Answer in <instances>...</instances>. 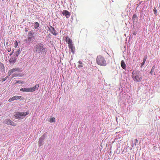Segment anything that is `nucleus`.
Here are the masks:
<instances>
[{
	"mask_svg": "<svg viewBox=\"0 0 160 160\" xmlns=\"http://www.w3.org/2000/svg\"><path fill=\"white\" fill-rule=\"evenodd\" d=\"M33 51L36 54L41 55L46 53L47 49L43 43H39L34 46Z\"/></svg>",
	"mask_w": 160,
	"mask_h": 160,
	"instance_id": "f257e3e1",
	"label": "nucleus"
},
{
	"mask_svg": "<svg viewBox=\"0 0 160 160\" xmlns=\"http://www.w3.org/2000/svg\"><path fill=\"white\" fill-rule=\"evenodd\" d=\"M132 78L133 80L136 82H140L142 79V76L138 70H133L132 72Z\"/></svg>",
	"mask_w": 160,
	"mask_h": 160,
	"instance_id": "f03ea898",
	"label": "nucleus"
},
{
	"mask_svg": "<svg viewBox=\"0 0 160 160\" xmlns=\"http://www.w3.org/2000/svg\"><path fill=\"white\" fill-rule=\"evenodd\" d=\"M96 62L100 66H105L107 64V63L105 58L99 55L97 57Z\"/></svg>",
	"mask_w": 160,
	"mask_h": 160,
	"instance_id": "7ed1b4c3",
	"label": "nucleus"
},
{
	"mask_svg": "<svg viewBox=\"0 0 160 160\" xmlns=\"http://www.w3.org/2000/svg\"><path fill=\"white\" fill-rule=\"evenodd\" d=\"M39 87V85H35L34 87L32 88H21L20 89V91L25 92H33L36 91L38 88Z\"/></svg>",
	"mask_w": 160,
	"mask_h": 160,
	"instance_id": "20e7f679",
	"label": "nucleus"
},
{
	"mask_svg": "<svg viewBox=\"0 0 160 160\" xmlns=\"http://www.w3.org/2000/svg\"><path fill=\"white\" fill-rule=\"evenodd\" d=\"M28 113L27 112H17L15 114L14 116L18 119H22Z\"/></svg>",
	"mask_w": 160,
	"mask_h": 160,
	"instance_id": "39448f33",
	"label": "nucleus"
},
{
	"mask_svg": "<svg viewBox=\"0 0 160 160\" xmlns=\"http://www.w3.org/2000/svg\"><path fill=\"white\" fill-rule=\"evenodd\" d=\"M22 69L21 68H18V67H15V68H14L11 69H10V70H9L8 72V75L9 76L10 75L12 74V73H13V72L15 71H22Z\"/></svg>",
	"mask_w": 160,
	"mask_h": 160,
	"instance_id": "423d86ee",
	"label": "nucleus"
},
{
	"mask_svg": "<svg viewBox=\"0 0 160 160\" xmlns=\"http://www.w3.org/2000/svg\"><path fill=\"white\" fill-rule=\"evenodd\" d=\"M48 30H49V31L53 35H54L55 36H56L57 35V33H56V30L53 27L51 26H50V27H48Z\"/></svg>",
	"mask_w": 160,
	"mask_h": 160,
	"instance_id": "0eeeda50",
	"label": "nucleus"
},
{
	"mask_svg": "<svg viewBox=\"0 0 160 160\" xmlns=\"http://www.w3.org/2000/svg\"><path fill=\"white\" fill-rule=\"evenodd\" d=\"M45 134L44 133V134L42 135L40 138L39 141H38V144L39 146H41V145H42L43 142V139L45 138Z\"/></svg>",
	"mask_w": 160,
	"mask_h": 160,
	"instance_id": "6e6552de",
	"label": "nucleus"
},
{
	"mask_svg": "<svg viewBox=\"0 0 160 160\" xmlns=\"http://www.w3.org/2000/svg\"><path fill=\"white\" fill-rule=\"evenodd\" d=\"M62 14L63 15L65 16L66 18H69L70 16V13L69 12V11H67V10H63L62 12Z\"/></svg>",
	"mask_w": 160,
	"mask_h": 160,
	"instance_id": "1a4fd4ad",
	"label": "nucleus"
},
{
	"mask_svg": "<svg viewBox=\"0 0 160 160\" xmlns=\"http://www.w3.org/2000/svg\"><path fill=\"white\" fill-rule=\"evenodd\" d=\"M4 123H7L8 125H11L13 126H14V124H13V123H14V122H12V121L10 120V119H6L4 120Z\"/></svg>",
	"mask_w": 160,
	"mask_h": 160,
	"instance_id": "9d476101",
	"label": "nucleus"
},
{
	"mask_svg": "<svg viewBox=\"0 0 160 160\" xmlns=\"http://www.w3.org/2000/svg\"><path fill=\"white\" fill-rule=\"evenodd\" d=\"M17 58H16L15 55H14L10 58L9 62L10 63H14V62H15Z\"/></svg>",
	"mask_w": 160,
	"mask_h": 160,
	"instance_id": "9b49d317",
	"label": "nucleus"
},
{
	"mask_svg": "<svg viewBox=\"0 0 160 160\" xmlns=\"http://www.w3.org/2000/svg\"><path fill=\"white\" fill-rule=\"evenodd\" d=\"M34 40V38H32L30 37H28L27 39H26L25 41L26 43H30L32 42Z\"/></svg>",
	"mask_w": 160,
	"mask_h": 160,
	"instance_id": "f8f14e48",
	"label": "nucleus"
},
{
	"mask_svg": "<svg viewBox=\"0 0 160 160\" xmlns=\"http://www.w3.org/2000/svg\"><path fill=\"white\" fill-rule=\"evenodd\" d=\"M69 48L70 50L72 53H74L75 52V47L73 44H72V42L69 45Z\"/></svg>",
	"mask_w": 160,
	"mask_h": 160,
	"instance_id": "ddd939ff",
	"label": "nucleus"
},
{
	"mask_svg": "<svg viewBox=\"0 0 160 160\" xmlns=\"http://www.w3.org/2000/svg\"><path fill=\"white\" fill-rule=\"evenodd\" d=\"M66 41L68 44V46L69 48L70 45L71 44L72 42V40L70 38H69V37H66Z\"/></svg>",
	"mask_w": 160,
	"mask_h": 160,
	"instance_id": "4468645a",
	"label": "nucleus"
},
{
	"mask_svg": "<svg viewBox=\"0 0 160 160\" xmlns=\"http://www.w3.org/2000/svg\"><path fill=\"white\" fill-rule=\"evenodd\" d=\"M121 65L123 68V69H126V64L125 63V62L124 61L122 60L121 62Z\"/></svg>",
	"mask_w": 160,
	"mask_h": 160,
	"instance_id": "2eb2a0df",
	"label": "nucleus"
},
{
	"mask_svg": "<svg viewBox=\"0 0 160 160\" xmlns=\"http://www.w3.org/2000/svg\"><path fill=\"white\" fill-rule=\"evenodd\" d=\"M142 1H141V2H137V6L136 8V9H138V8H141L142 7Z\"/></svg>",
	"mask_w": 160,
	"mask_h": 160,
	"instance_id": "dca6fc26",
	"label": "nucleus"
},
{
	"mask_svg": "<svg viewBox=\"0 0 160 160\" xmlns=\"http://www.w3.org/2000/svg\"><path fill=\"white\" fill-rule=\"evenodd\" d=\"M21 52V50H20V48L19 49H18L17 50L16 52L15 53V56L16 57V58H17V57H18V55H19L20 53Z\"/></svg>",
	"mask_w": 160,
	"mask_h": 160,
	"instance_id": "f3484780",
	"label": "nucleus"
},
{
	"mask_svg": "<svg viewBox=\"0 0 160 160\" xmlns=\"http://www.w3.org/2000/svg\"><path fill=\"white\" fill-rule=\"evenodd\" d=\"M14 100H18V99H23V98L21 96H14Z\"/></svg>",
	"mask_w": 160,
	"mask_h": 160,
	"instance_id": "a211bd4d",
	"label": "nucleus"
},
{
	"mask_svg": "<svg viewBox=\"0 0 160 160\" xmlns=\"http://www.w3.org/2000/svg\"><path fill=\"white\" fill-rule=\"evenodd\" d=\"M141 5H142V7H143L142 9H141V12L142 13V12H143V11L144 10V9H146V8H147V6H145L144 3H143V2L142 4Z\"/></svg>",
	"mask_w": 160,
	"mask_h": 160,
	"instance_id": "6ab92c4d",
	"label": "nucleus"
},
{
	"mask_svg": "<svg viewBox=\"0 0 160 160\" xmlns=\"http://www.w3.org/2000/svg\"><path fill=\"white\" fill-rule=\"evenodd\" d=\"M39 26V24L38 22H36L34 23V28H35V29H37L38 28V27Z\"/></svg>",
	"mask_w": 160,
	"mask_h": 160,
	"instance_id": "aec40b11",
	"label": "nucleus"
},
{
	"mask_svg": "<svg viewBox=\"0 0 160 160\" xmlns=\"http://www.w3.org/2000/svg\"><path fill=\"white\" fill-rule=\"evenodd\" d=\"M28 37H30L32 38H34L33 37V33H32L31 31H29L28 34Z\"/></svg>",
	"mask_w": 160,
	"mask_h": 160,
	"instance_id": "412c9836",
	"label": "nucleus"
},
{
	"mask_svg": "<svg viewBox=\"0 0 160 160\" xmlns=\"http://www.w3.org/2000/svg\"><path fill=\"white\" fill-rule=\"evenodd\" d=\"M155 66H152V70H151V71L150 72V74H152L153 72H154V71L155 70Z\"/></svg>",
	"mask_w": 160,
	"mask_h": 160,
	"instance_id": "4be33fe9",
	"label": "nucleus"
},
{
	"mask_svg": "<svg viewBox=\"0 0 160 160\" xmlns=\"http://www.w3.org/2000/svg\"><path fill=\"white\" fill-rule=\"evenodd\" d=\"M49 121L51 122H55V118H54V117L51 118H50V119L49 120Z\"/></svg>",
	"mask_w": 160,
	"mask_h": 160,
	"instance_id": "5701e85b",
	"label": "nucleus"
},
{
	"mask_svg": "<svg viewBox=\"0 0 160 160\" xmlns=\"http://www.w3.org/2000/svg\"><path fill=\"white\" fill-rule=\"evenodd\" d=\"M78 63H79V64L78 66V67L81 68V67H83L82 62H81V61H79L78 62Z\"/></svg>",
	"mask_w": 160,
	"mask_h": 160,
	"instance_id": "b1692460",
	"label": "nucleus"
},
{
	"mask_svg": "<svg viewBox=\"0 0 160 160\" xmlns=\"http://www.w3.org/2000/svg\"><path fill=\"white\" fill-rule=\"evenodd\" d=\"M4 66L2 64V63H1V62H0V69H4Z\"/></svg>",
	"mask_w": 160,
	"mask_h": 160,
	"instance_id": "393cba45",
	"label": "nucleus"
},
{
	"mask_svg": "<svg viewBox=\"0 0 160 160\" xmlns=\"http://www.w3.org/2000/svg\"><path fill=\"white\" fill-rule=\"evenodd\" d=\"M24 83L23 81H18L16 82V83H20L21 84H23Z\"/></svg>",
	"mask_w": 160,
	"mask_h": 160,
	"instance_id": "a878e982",
	"label": "nucleus"
},
{
	"mask_svg": "<svg viewBox=\"0 0 160 160\" xmlns=\"http://www.w3.org/2000/svg\"><path fill=\"white\" fill-rule=\"evenodd\" d=\"M21 76L22 75L21 74H20V73H16V74H13V76L12 77H14V76Z\"/></svg>",
	"mask_w": 160,
	"mask_h": 160,
	"instance_id": "bb28decb",
	"label": "nucleus"
},
{
	"mask_svg": "<svg viewBox=\"0 0 160 160\" xmlns=\"http://www.w3.org/2000/svg\"><path fill=\"white\" fill-rule=\"evenodd\" d=\"M137 16L136 14H134L132 16V20H134L135 19H137Z\"/></svg>",
	"mask_w": 160,
	"mask_h": 160,
	"instance_id": "cd10ccee",
	"label": "nucleus"
},
{
	"mask_svg": "<svg viewBox=\"0 0 160 160\" xmlns=\"http://www.w3.org/2000/svg\"><path fill=\"white\" fill-rule=\"evenodd\" d=\"M14 96H13V97H12L11 98H10V99H9L8 101H9V102H11V101H14Z\"/></svg>",
	"mask_w": 160,
	"mask_h": 160,
	"instance_id": "c85d7f7f",
	"label": "nucleus"
},
{
	"mask_svg": "<svg viewBox=\"0 0 160 160\" xmlns=\"http://www.w3.org/2000/svg\"><path fill=\"white\" fill-rule=\"evenodd\" d=\"M147 58V56H145L143 58V61H144V63H145V61H146Z\"/></svg>",
	"mask_w": 160,
	"mask_h": 160,
	"instance_id": "c756f323",
	"label": "nucleus"
},
{
	"mask_svg": "<svg viewBox=\"0 0 160 160\" xmlns=\"http://www.w3.org/2000/svg\"><path fill=\"white\" fill-rule=\"evenodd\" d=\"M153 12H154V14H155V15H156V14L157 13V10L156 9V8H154V9L153 10Z\"/></svg>",
	"mask_w": 160,
	"mask_h": 160,
	"instance_id": "7c9ffc66",
	"label": "nucleus"
},
{
	"mask_svg": "<svg viewBox=\"0 0 160 160\" xmlns=\"http://www.w3.org/2000/svg\"><path fill=\"white\" fill-rule=\"evenodd\" d=\"M14 45L15 47H16L18 46V42L17 41H16L14 43Z\"/></svg>",
	"mask_w": 160,
	"mask_h": 160,
	"instance_id": "2f4dec72",
	"label": "nucleus"
},
{
	"mask_svg": "<svg viewBox=\"0 0 160 160\" xmlns=\"http://www.w3.org/2000/svg\"><path fill=\"white\" fill-rule=\"evenodd\" d=\"M138 141L137 139H135V145H136L137 144V143H138Z\"/></svg>",
	"mask_w": 160,
	"mask_h": 160,
	"instance_id": "473e14b6",
	"label": "nucleus"
},
{
	"mask_svg": "<svg viewBox=\"0 0 160 160\" xmlns=\"http://www.w3.org/2000/svg\"><path fill=\"white\" fill-rule=\"evenodd\" d=\"M7 50L8 52H10V51H11V48H8Z\"/></svg>",
	"mask_w": 160,
	"mask_h": 160,
	"instance_id": "72a5a7b5",
	"label": "nucleus"
},
{
	"mask_svg": "<svg viewBox=\"0 0 160 160\" xmlns=\"http://www.w3.org/2000/svg\"><path fill=\"white\" fill-rule=\"evenodd\" d=\"M7 78L8 77H6V78H3V81H5V80H6Z\"/></svg>",
	"mask_w": 160,
	"mask_h": 160,
	"instance_id": "f704fd0d",
	"label": "nucleus"
},
{
	"mask_svg": "<svg viewBox=\"0 0 160 160\" xmlns=\"http://www.w3.org/2000/svg\"><path fill=\"white\" fill-rule=\"evenodd\" d=\"M144 63H144V61L143 60V62L142 63V66H143V65H144Z\"/></svg>",
	"mask_w": 160,
	"mask_h": 160,
	"instance_id": "c9c22d12",
	"label": "nucleus"
},
{
	"mask_svg": "<svg viewBox=\"0 0 160 160\" xmlns=\"http://www.w3.org/2000/svg\"><path fill=\"white\" fill-rule=\"evenodd\" d=\"M132 34L134 35H136V32H133V33H132Z\"/></svg>",
	"mask_w": 160,
	"mask_h": 160,
	"instance_id": "e433bc0d",
	"label": "nucleus"
},
{
	"mask_svg": "<svg viewBox=\"0 0 160 160\" xmlns=\"http://www.w3.org/2000/svg\"><path fill=\"white\" fill-rule=\"evenodd\" d=\"M13 53V52H12L11 53H10V54H9L10 56H11V55H12Z\"/></svg>",
	"mask_w": 160,
	"mask_h": 160,
	"instance_id": "4c0bfd02",
	"label": "nucleus"
},
{
	"mask_svg": "<svg viewBox=\"0 0 160 160\" xmlns=\"http://www.w3.org/2000/svg\"><path fill=\"white\" fill-rule=\"evenodd\" d=\"M143 66H142V63H141V65L140 66V67L142 68Z\"/></svg>",
	"mask_w": 160,
	"mask_h": 160,
	"instance_id": "58836bf2",
	"label": "nucleus"
},
{
	"mask_svg": "<svg viewBox=\"0 0 160 160\" xmlns=\"http://www.w3.org/2000/svg\"><path fill=\"white\" fill-rule=\"evenodd\" d=\"M26 32H28V30H26Z\"/></svg>",
	"mask_w": 160,
	"mask_h": 160,
	"instance_id": "ea45409f",
	"label": "nucleus"
},
{
	"mask_svg": "<svg viewBox=\"0 0 160 160\" xmlns=\"http://www.w3.org/2000/svg\"><path fill=\"white\" fill-rule=\"evenodd\" d=\"M132 147H133V145H132Z\"/></svg>",
	"mask_w": 160,
	"mask_h": 160,
	"instance_id": "a19ab883",
	"label": "nucleus"
},
{
	"mask_svg": "<svg viewBox=\"0 0 160 160\" xmlns=\"http://www.w3.org/2000/svg\"><path fill=\"white\" fill-rule=\"evenodd\" d=\"M2 0V1H4V0Z\"/></svg>",
	"mask_w": 160,
	"mask_h": 160,
	"instance_id": "79ce46f5",
	"label": "nucleus"
},
{
	"mask_svg": "<svg viewBox=\"0 0 160 160\" xmlns=\"http://www.w3.org/2000/svg\"><path fill=\"white\" fill-rule=\"evenodd\" d=\"M1 105V104H0V106Z\"/></svg>",
	"mask_w": 160,
	"mask_h": 160,
	"instance_id": "37998d69",
	"label": "nucleus"
},
{
	"mask_svg": "<svg viewBox=\"0 0 160 160\" xmlns=\"http://www.w3.org/2000/svg\"><path fill=\"white\" fill-rule=\"evenodd\" d=\"M0 40H1V39H0Z\"/></svg>",
	"mask_w": 160,
	"mask_h": 160,
	"instance_id": "c03bdc74",
	"label": "nucleus"
}]
</instances>
